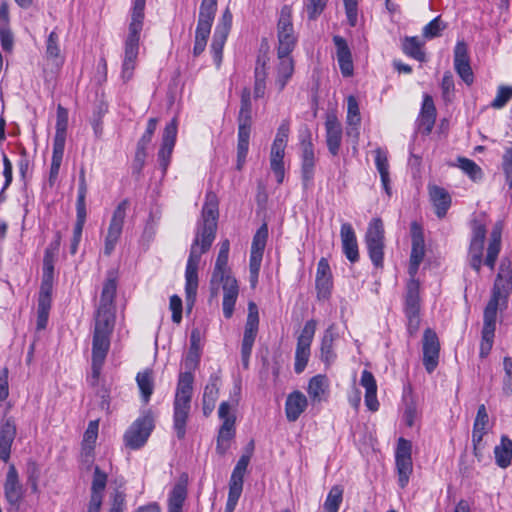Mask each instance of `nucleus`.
<instances>
[{
    "label": "nucleus",
    "mask_w": 512,
    "mask_h": 512,
    "mask_svg": "<svg viewBox=\"0 0 512 512\" xmlns=\"http://www.w3.org/2000/svg\"><path fill=\"white\" fill-rule=\"evenodd\" d=\"M343 492L340 485H335L330 489L323 505L326 512H338L343 500Z\"/></svg>",
    "instance_id": "53"
},
{
    "label": "nucleus",
    "mask_w": 512,
    "mask_h": 512,
    "mask_svg": "<svg viewBox=\"0 0 512 512\" xmlns=\"http://www.w3.org/2000/svg\"><path fill=\"white\" fill-rule=\"evenodd\" d=\"M454 69L462 81L471 86L474 83V73L470 65L468 46L463 40L457 41L454 47Z\"/></svg>",
    "instance_id": "17"
},
{
    "label": "nucleus",
    "mask_w": 512,
    "mask_h": 512,
    "mask_svg": "<svg viewBox=\"0 0 512 512\" xmlns=\"http://www.w3.org/2000/svg\"><path fill=\"white\" fill-rule=\"evenodd\" d=\"M327 388V377L325 375L318 374L310 379L308 384V394L313 401H319Z\"/></svg>",
    "instance_id": "50"
},
{
    "label": "nucleus",
    "mask_w": 512,
    "mask_h": 512,
    "mask_svg": "<svg viewBox=\"0 0 512 512\" xmlns=\"http://www.w3.org/2000/svg\"><path fill=\"white\" fill-rule=\"evenodd\" d=\"M512 99V86L500 85L491 107L494 109L503 108Z\"/></svg>",
    "instance_id": "62"
},
{
    "label": "nucleus",
    "mask_w": 512,
    "mask_h": 512,
    "mask_svg": "<svg viewBox=\"0 0 512 512\" xmlns=\"http://www.w3.org/2000/svg\"><path fill=\"white\" fill-rule=\"evenodd\" d=\"M154 426L152 412L150 410L145 411L124 434L126 446L134 450L141 448L147 442Z\"/></svg>",
    "instance_id": "6"
},
{
    "label": "nucleus",
    "mask_w": 512,
    "mask_h": 512,
    "mask_svg": "<svg viewBox=\"0 0 512 512\" xmlns=\"http://www.w3.org/2000/svg\"><path fill=\"white\" fill-rule=\"evenodd\" d=\"M128 201H121L115 208L104 240V254L110 256L121 237L128 209Z\"/></svg>",
    "instance_id": "11"
},
{
    "label": "nucleus",
    "mask_w": 512,
    "mask_h": 512,
    "mask_svg": "<svg viewBox=\"0 0 512 512\" xmlns=\"http://www.w3.org/2000/svg\"><path fill=\"white\" fill-rule=\"evenodd\" d=\"M136 382L141 393V398L143 402L147 404L150 401V397L154 391L152 370L146 369L142 372H139L136 376Z\"/></svg>",
    "instance_id": "45"
},
{
    "label": "nucleus",
    "mask_w": 512,
    "mask_h": 512,
    "mask_svg": "<svg viewBox=\"0 0 512 512\" xmlns=\"http://www.w3.org/2000/svg\"><path fill=\"white\" fill-rule=\"evenodd\" d=\"M218 416L222 421V425L219 428L216 452L223 456L230 448V442L235 437V422L236 416L231 412V406L228 402L223 401L218 409Z\"/></svg>",
    "instance_id": "9"
},
{
    "label": "nucleus",
    "mask_w": 512,
    "mask_h": 512,
    "mask_svg": "<svg viewBox=\"0 0 512 512\" xmlns=\"http://www.w3.org/2000/svg\"><path fill=\"white\" fill-rule=\"evenodd\" d=\"M411 238L410 259L422 262L425 256V241L422 229L416 222L411 224Z\"/></svg>",
    "instance_id": "40"
},
{
    "label": "nucleus",
    "mask_w": 512,
    "mask_h": 512,
    "mask_svg": "<svg viewBox=\"0 0 512 512\" xmlns=\"http://www.w3.org/2000/svg\"><path fill=\"white\" fill-rule=\"evenodd\" d=\"M458 167L467 174L473 181H478L483 177V171L479 165H477L473 160L468 158L459 157L458 158Z\"/></svg>",
    "instance_id": "56"
},
{
    "label": "nucleus",
    "mask_w": 512,
    "mask_h": 512,
    "mask_svg": "<svg viewBox=\"0 0 512 512\" xmlns=\"http://www.w3.org/2000/svg\"><path fill=\"white\" fill-rule=\"evenodd\" d=\"M278 34V57L288 56L293 51L297 37L294 33L291 8L287 5L282 7L277 24Z\"/></svg>",
    "instance_id": "8"
},
{
    "label": "nucleus",
    "mask_w": 512,
    "mask_h": 512,
    "mask_svg": "<svg viewBox=\"0 0 512 512\" xmlns=\"http://www.w3.org/2000/svg\"><path fill=\"white\" fill-rule=\"evenodd\" d=\"M447 25L441 20V16L435 17L423 27L422 35L426 39L439 37Z\"/></svg>",
    "instance_id": "59"
},
{
    "label": "nucleus",
    "mask_w": 512,
    "mask_h": 512,
    "mask_svg": "<svg viewBox=\"0 0 512 512\" xmlns=\"http://www.w3.org/2000/svg\"><path fill=\"white\" fill-rule=\"evenodd\" d=\"M496 464L503 469L508 468L512 463V440L503 435L500 444L494 448Z\"/></svg>",
    "instance_id": "38"
},
{
    "label": "nucleus",
    "mask_w": 512,
    "mask_h": 512,
    "mask_svg": "<svg viewBox=\"0 0 512 512\" xmlns=\"http://www.w3.org/2000/svg\"><path fill=\"white\" fill-rule=\"evenodd\" d=\"M436 121V107L433 98L425 94L419 116V127L424 134H430Z\"/></svg>",
    "instance_id": "34"
},
{
    "label": "nucleus",
    "mask_w": 512,
    "mask_h": 512,
    "mask_svg": "<svg viewBox=\"0 0 512 512\" xmlns=\"http://www.w3.org/2000/svg\"><path fill=\"white\" fill-rule=\"evenodd\" d=\"M68 126V111L61 105L57 108L56 132L53 145L65 146L66 130Z\"/></svg>",
    "instance_id": "46"
},
{
    "label": "nucleus",
    "mask_w": 512,
    "mask_h": 512,
    "mask_svg": "<svg viewBox=\"0 0 512 512\" xmlns=\"http://www.w3.org/2000/svg\"><path fill=\"white\" fill-rule=\"evenodd\" d=\"M328 0H306L304 12L309 20H316L324 11Z\"/></svg>",
    "instance_id": "61"
},
{
    "label": "nucleus",
    "mask_w": 512,
    "mask_h": 512,
    "mask_svg": "<svg viewBox=\"0 0 512 512\" xmlns=\"http://www.w3.org/2000/svg\"><path fill=\"white\" fill-rule=\"evenodd\" d=\"M128 201H121L115 208L104 240V254L110 256L121 237L128 209Z\"/></svg>",
    "instance_id": "12"
},
{
    "label": "nucleus",
    "mask_w": 512,
    "mask_h": 512,
    "mask_svg": "<svg viewBox=\"0 0 512 512\" xmlns=\"http://www.w3.org/2000/svg\"><path fill=\"white\" fill-rule=\"evenodd\" d=\"M65 146L53 145L51 166L48 177V184L53 187L58 179L61 163L63 160Z\"/></svg>",
    "instance_id": "49"
},
{
    "label": "nucleus",
    "mask_w": 512,
    "mask_h": 512,
    "mask_svg": "<svg viewBox=\"0 0 512 512\" xmlns=\"http://www.w3.org/2000/svg\"><path fill=\"white\" fill-rule=\"evenodd\" d=\"M46 56L48 59L53 60L57 67H60L64 62L61 56L59 35L55 30L50 32L46 40Z\"/></svg>",
    "instance_id": "47"
},
{
    "label": "nucleus",
    "mask_w": 512,
    "mask_h": 512,
    "mask_svg": "<svg viewBox=\"0 0 512 512\" xmlns=\"http://www.w3.org/2000/svg\"><path fill=\"white\" fill-rule=\"evenodd\" d=\"M502 159V166L506 176V181L509 188L512 189V145L506 148Z\"/></svg>",
    "instance_id": "64"
},
{
    "label": "nucleus",
    "mask_w": 512,
    "mask_h": 512,
    "mask_svg": "<svg viewBox=\"0 0 512 512\" xmlns=\"http://www.w3.org/2000/svg\"><path fill=\"white\" fill-rule=\"evenodd\" d=\"M4 495L7 502L11 506L17 509L19 508V505L24 496V489L19 482L18 472L13 465L9 467L6 475V480L4 483Z\"/></svg>",
    "instance_id": "22"
},
{
    "label": "nucleus",
    "mask_w": 512,
    "mask_h": 512,
    "mask_svg": "<svg viewBox=\"0 0 512 512\" xmlns=\"http://www.w3.org/2000/svg\"><path fill=\"white\" fill-rule=\"evenodd\" d=\"M53 279H54V266L53 259L48 250L44 254L43 258V275L40 286V292L38 297V303H44L51 305L52 303V290H53Z\"/></svg>",
    "instance_id": "20"
},
{
    "label": "nucleus",
    "mask_w": 512,
    "mask_h": 512,
    "mask_svg": "<svg viewBox=\"0 0 512 512\" xmlns=\"http://www.w3.org/2000/svg\"><path fill=\"white\" fill-rule=\"evenodd\" d=\"M220 377L212 374L209 377L208 383L204 387L202 398V409L204 416H209L215 408V403L219 396Z\"/></svg>",
    "instance_id": "32"
},
{
    "label": "nucleus",
    "mask_w": 512,
    "mask_h": 512,
    "mask_svg": "<svg viewBox=\"0 0 512 512\" xmlns=\"http://www.w3.org/2000/svg\"><path fill=\"white\" fill-rule=\"evenodd\" d=\"M217 220L218 203L214 196L208 195L202 208L201 220L197 224L185 270L186 298L191 304L194 303L197 294L198 267L201 256L210 249L215 239Z\"/></svg>",
    "instance_id": "1"
},
{
    "label": "nucleus",
    "mask_w": 512,
    "mask_h": 512,
    "mask_svg": "<svg viewBox=\"0 0 512 512\" xmlns=\"http://www.w3.org/2000/svg\"><path fill=\"white\" fill-rule=\"evenodd\" d=\"M423 365L428 373H432L439 362L440 343L437 334L427 328L423 334Z\"/></svg>",
    "instance_id": "18"
},
{
    "label": "nucleus",
    "mask_w": 512,
    "mask_h": 512,
    "mask_svg": "<svg viewBox=\"0 0 512 512\" xmlns=\"http://www.w3.org/2000/svg\"><path fill=\"white\" fill-rule=\"evenodd\" d=\"M326 143L329 152L336 156L342 141V126L336 116H328L325 122Z\"/></svg>",
    "instance_id": "30"
},
{
    "label": "nucleus",
    "mask_w": 512,
    "mask_h": 512,
    "mask_svg": "<svg viewBox=\"0 0 512 512\" xmlns=\"http://www.w3.org/2000/svg\"><path fill=\"white\" fill-rule=\"evenodd\" d=\"M259 314L258 307L254 302L248 304V315L245 323L241 348L252 350L258 333Z\"/></svg>",
    "instance_id": "27"
},
{
    "label": "nucleus",
    "mask_w": 512,
    "mask_h": 512,
    "mask_svg": "<svg viewBox=\"0 0 512 512\" xmlns=\"http://www.w3.org/2000/svg\"><path fill=\"white\" fill-rule=\"evenodd\" d=\"M177 136V121L172 119L164 128L162 135V145L158 152V158L161 167L166 170L170 157L175 146Z\"/></svg>",
    "instance_id": "23"
},
{
    "label": "nucleus",
    "mask_w": 512,
    "mask_h": 512,
    "mask_svg": "<svg viewBox=\"0 0 512 512\" xmlns=\"http://www.w3.org/2000/svg\"><path fill=\"white\" fill-rule=\"evenodd\" d=\"M424 43L418 37H405L402 41V51L408 57H411L419 62L426 61V54L423 50Z\"/></svg>",
    "instance_id": "42"
},
{
    "label": "nucleus",
    "mask_w": 512,
    "mask_h": 512,
    "mask_svg": "<svg viewBox=\"0 0 512 512\" xmlns=\"http://www.w3.org/2000/svg\"><path fill=\"white\" fill-rule=\"evenodd\" d=\"M360 385L365 389V405L370 411H377L379 409V402L377 400V383L375 377L370 371H362Z\"/></svg>",
    "instance_id": "33"
},
{
    "label": "nucleus",
    "mask_w": 512,
    "mask_h": 512,
    "mask_svg": "<svg viewBox=\"0 0 512 512\" xmlns=\"http://www.w3.org/2000/svg\"><path fill=\"white\" fill-rule=\"evenodd\" d=\"M498 309H505L502 302L489 299L483 313V327L481 332L495 333Z\"/></svg>",
    "instance_id": "41"
},
{
    "label": "nucleus",
    "mask_w": 512,
    "mask_h": 512,
    "mask_svg": "<svg viewBox=\"0 0 512 512\" xmlns=\"http://www.w3.org/2000/svg\"><path fill=\"white\" fill-rule=\"evenodd\" d=\"M347 129L346 133L348 136H352L356 139L359 137V126L361 123V115L359 110V104L353 95L347 98Z\"/></svg>",
    "instance_id": "35"
},
{
    "label": "nucleus",
    "mask_w": 512,
    "mask_h": 512,
    "mask_svg": "<svg viewBox=\"0 0 512 512\" xmlns=\"http://www.w3.org/2000/svg\"><path fill=\"white\" fill-rule=\"evenodd\" d=\"M384 238L383 222L379 218H374L368 225L365 235V244L369 257L376 268L383 267Z\"/></svg>",
    "instance_id": "7"
},
{
    "label": "nucleus",
    "mask_w": 512,
    "mask_h": 512,
    "mask_svg": "<svg viewBox=\"0 0 512 512\" xmlns=\"http://www.w3.org/2000/svg\"><path fill=\"white\" fill-rule=\"evenodd\" d=\"M333 43L336 48V57L343 77H351L354 73L352 53L347 41L339 35L333 37Z\"/></svg>",
    "instance_id": "26"
},
{
    "label": "nucleus",
    "mask_w": 512,
    "mask_h": 512,
    "mask_svg": "<svg viewBox=\"0 0 512 512\" xmlns=\"http://www.w3.org/2000/svg\"><path fill=\"white\" fill-rule=\"evenodd\" d=\"M229 34L214 31L212 43H211V53L213 57V61L217 67H220L223 57V48L226 43L227 37Z\"/></svg>",
    "instance_id": "51"
},
{
    "label": "nucleus",
    "mask_w": 512,
    "mask_h": 512,
    "mask_svg": "<svg viewBox=\"0 0 512 512\" xmlns=\"http://www.w3.org/2000/svg\"><path fill=\"white\" fill-rule=\"evenodd\" d=\"M221 280L220 288L223 289V314L226 319L232 317L234 313L235 304L239 295L238 282L233 275L223 277Z\"/></svg>",
    "instance_id": "24"
},
{
    "label": "nucleus",
    "mask_w": 512,
    "mask_h": 512,
    "mask_svg": "<svg viewBox=\"0 0 512 512\" xmlns=\"http://www.w3.org/2000/svg\"><path fill=\"white\" fill-rule=\"evenodd\" d=\"M404 312L407 318V332L411 337L416 336L420 328V295L419 285L412 281L405 294Z\"/></svg>",
    "instance_id": "13"
},
{
    "label": "nucleus",
    "mask_w": 512,
    "mask_h": 512,
    "mask_svg": "<svg viewBox=\"0 0 512 512\" xmlns=\"http://www.w3.org/2000/svg\"><path fill=\"white\" fill-rule=\"evenodd\" d=\"M199 343L200 333L198 330H193L190 336V348L184 361L185 367L189 371L180 373L173 402V429L179 440L184 439L186 435V425L191 409L194 382V376L191 370L199 363Z\"/></svg>",
    "instance_id": "2"
},
{
    "label": "nucleus",
    "mask_w": 512,
    "mask_h": 512,
    "mask_svg": "<svg viewBox=\"0 0 512 512\" xmlns=\"http://www.w3.org/2000/svg\"><path fill=\"white\" fill-rule=\"evenodd\" d=\"M229 251L230 242L228 239H225L220 243V249L210 279V290L213 296L218 294L221 280L224 279L223 277L232 275L231 268L228 266Z\"/></svg>",
    "instance_id": "16"
},
{
    "label": "nucleus",
    "mask_w": 512,
    "mask_h": 512,
    "mask_svg": "<svg viewBox=\"0 0 512 512\" xmlns=\"http://www.w3.org/2000/svg\"><path fill=\"white\" fill-rule=\"evenodd\" d=\"M338 339L339 334L336 330V325H329V327L324 331L320 345V359L324 362L326 367H330L337 359L335 341Z\"/></svg>",
    "instance_id": "25"
},
{
    "label": "nucleus",
    "mask_w": 512,
    "mask_h": 512,
    "mask_svg": "<svg viewBox=\"0 0 512 512\" xmlns=\"http://www.w3.org/2000/svg\"><path fill=\"white\" fill-rule=\"evenodd\" d=\"M411 450V442L404 438H399L395 452V462L398 475V485L402 489L408 485L410 476L413 472Z\"/></svg>",
    "instance_id": "14"
},
{
    "label": "nucleus",
    "mask_w": 512,
    "mask_h": 512,
    "mask_svg": "<svg viewBox=\"0 0 512 512\" xmlns=\"http://www.w3.org/2000/svg\"><path fill=\"white\" fill-rule=\"evenodd\" d=\"M308 401L306 396L300 391H293L287 396L285 402V414L289 422H295L306 410Z\"/></svg>",
    "instance_id": "31"
},
{
    "label": "nucleus",
    "mask_w": 512,
    "mask_h": 512,
    "mask_svg": "<svg viewBox=\"0 0 512 512\" xmlns=\"http://www.w3.org/2000/svg\"><path fill=\"white\" fill-rule=\"evenodd\" d=\"M268 239V226L263 223L253 236L251 253L263 255Z\"/></svg>",
    "instance_id": "55"
},
{
    "label": "nucleus",
    "mask_w": 512,
    "mask_h": 512,
    "mask_svg": "<svg viewBox=\"0 0 512 512\" xmlns=\"http://www.w3.org/2000/svg\"><path fill=\"white\" fill-rule=\"evenodd\" d=\"M440 87L443 100L446 103L452 102L455 96V83L453 75L450 71H446L443 74Z\"/></svg>",
    "instance_id": "58"
},
{
    "label": "nucleus",
    "mask_w": 512,
    "mask_h": 512,
    "mask_svg": "<svg viewBox=\"0 0 512 512\" xmlns=\"http://www.w3.org/2000/svg\"><path fill=\"white\" fill-rule=\"evenodd\" d=\"M16 425L12 417L3 420L0 426V459L8 462L16 436Z\"/></svg>",
    "instance_id": "28"
},
{
    "label": "nucleus",
    "mask_w": 512,
    "mask_h": 512,
    "mask_svg": "<svg viewBox=\"0 0 512 512\" xmlns=\"http://www.w3.org/2000/svg\"><path fill=\"white\" fill-rule=\"evenodd\" d=\"M501 249V227L495 226L490 234L489 245L487 249V256L485 259V265L494 268L495 262Z\"/></svg>",
    "instance_id": "44"
},
{
    "label": "nucleus",
    "mask_w": 512,
    "mask_h": 512,
    "mask_svg": "<svg viewBox=\"0 0 512 512\" xmlns=\"http://www.w3.org/2000/svg\"><path fill=\"white\" fill-rule=\"evenodd\" d=\"M110 348V335L93 332L92 341V377L99 378L102 366Z\"/></svg>",
    "instance_id": "19"
},
{
    "label": "nucleus",
    "mask_w": 512,
    "mask_h": 512,
    "mask_svg": "<svg viewBox=\"0 0 512 512\" xmlns=\"http://www.w3.org/2000/svg\"><path fill=\"white\" fill-rule=\"evenodd\" d=\"M375 165L376 169L380 174V179L385 180L386 176L389 175V162L387 152L381 148H377L375 151Z\"/></svg>",
    "instance_id": "63"
},
{
    "label": "nucleus",
    "mask_w": 512,
    "mask_h": 512,
    "mask_svg": "<svg viewBox=\"0 0 512 512\" xmlns=\"http://www.w3.org/2000/svg\"><path fill=\"white\" fill-rule=\"evenodd\" d=\"M146 0H133L131 21L128 34L124 41V58L122 63V78L128 81L133 76L139 53L140 33L143 29L144 9Z\"/></svg>",
    "instance_id": "3"
},
{
    "label": "nucleus",
    "mask_w": 512,
    "mask_h": 512,
    "mask_svg": "<svg viewBox=\"0 0 512 512\" xmlns=\"http://www.w3.org/2000/svg\"><path fill=\"white\" fill-rule=\"evenodd\" d=\"M238 128L251 129L252 102L249 89H244L241 94L240 110L238 114Z\"/></svg>",
    "instance_id": "39"
},
{
    "label": "nucleus",
    "mask_w": 512,
    "mask_h": 512,
    "mask_svg": "<svg viewBox=\"0 0 512 512\" xmlns=\"http://www.w3.org/2000/svg\"><path fill=\"white\" fill-rule=\"evenodd\" d=\"M316 331V321L309 320L305 323L300 335L297 338L295 351L294 370L297 374L302 373L310 358L311 344Z\"/></svg>",
    "instance_id": "10"
},
{
    "label": "nucleus",
    "mask_w": 512,
    "mask_h": 512,
    "mask_svg": "<svg viewBox=\"0 0 512 512\" xmlns=\"http://www.w3.org/2000/svg\"><path fill=\"white\" fill-rule=\"evenodd\" d=\"M217 11V0H202L199 8V16L195 31L193 55L195 57L203 53L206 48L211 27Z\"/></svg>",
    "instance_id": "5"
},
{
    "label": "nucleus",
    "mask_w": 512,
    "mask_h": 512,
    "mask_svg": "<svg viewBox=\"0 0 512 512\" xmlns=\"http://www.w3.org/2000/svg\"><path fill=\"white\" fill-rule=\"evenodd\" d=\"M279 63L276 68L275 85L279 91H282L291 79L294 72V62L290 55L278 57Z\"/></svg>",
    "instance_id": "37"
},
{
    "label": "nucleus",
    "mask_w": 512,
    "mask_h": 512,
    "mask_svg": "<svg viewBox=\"0 0 512 512\" xmlns=\"http://www.w3.org/2000/svg\"><path fill=\"white\" fill-rule=\"evenodd\" d=\"M430 200L435 207L436 215L443 218L451 205L449 193L442 187L433 185L429 187Z\"/></svg>",
    "instance_id": "36"
},
{
    "label": "nucleus",
    "mask_w": 512,
    "mask_h": 512,
    "mask_svg": "<svg viewBox=\"0 0 512 512\" xmlns=\"http://www.w3.org/2000/svg\"><path fill=\"white\" fill-rule=\"evenodd\" d=\"M316 158L311 140L301 141V175L304 187H308L314 178Z\"/></svg>",
    "instance_id": "21"
},
{
    "label": "nucleus",
    "mask_w": 512,
    "mask_h": 512,
    "mask_svg": "<svg viewBox=\"0 0 512 512\" xmlns=\"http://www.w3.org/2000/svg\"><path fill=\"white\" fill-rule=\"evenodd\" d=\"M117 284L114 278H108L104 284L100 297L99 306L95 315V333L111 335L114 322V298L116 295Z\"/></svg>",
    "instance_id": "4"
},
{
    "label": "nucleus",
    "mask_w": 512,
    "mask_h": 512,
    "mask_svg": "<svg viewBox=\"0 0 512 512\" xmlns=\"http://www.w3.org/2000/svg\"><path fill=\"white\" fill-rule=\"evenodd\" d=\"M107 484V474L96 466L94 468L93 480L91 485V496H102Z\"/></svg>",
    "instance_id": "60"
},
{
    "label": "nucleus",
    "mask_w": 512,
    "mask_h": 512,
    "mask_svg": "<svg viewBox=\"0 0 512 512\" xmlns=\"http://www.w3.org/2000/svg\"><path fill=\"white\" fill-rule=\"evenodd\" d=\"M98 420L90 421L88 427L83 435L82 450L86 454H90L95 446L98 437Z\"/></svg>",
    "instance_id": "54"
},
{
    "label": "nucleus",
    "mask_w": 512,
    "mask_h": 512,
    "mask_svg": "<svg viewBox=\"0 0 512 512\" xmlns=\"http://www.w3.org/2000/svg\"><path fill=\"white\" fill-rule=\"evenodd\" d=\"M286 147L271 146L270 153V167L275 174L278 184H281L284 180L285 168H284V155Z\"/></svg>",
    "instance_id": "43"
},
{
    "label": "nucleus",
    "mask_w": 512,
    "mask_h": 512,
    "mask_svg": "<svg viewBox=\"0 0 512 512\" xmlns=\"http://www.w3.org/2000/svg\"><path fill=\"white\" fill-rule=\"evenodd\" d=\"M251 129L238 128L237 169L241 170L248 154Z\"/></svg>",
    "instance_id": "48"
},
{
    "label": "nucleus",
    "mask_w": 512,
    "mask_h": 512,
    "mask_svg": "<svg viewBox=\"0 0 512 512\" xmlns=\"http://www.w3.org/2000/svg\"><path fill=\"white\" fill-rule=\"evenodd\" d=\"M512 291V268L508 260H502L499 266L492 294L490 299L502 302V306L507 308L508 298Z\"/></svg>",
    "instance_id": "15"
},
{
    "label": "nucleus",
    "mask_w": 512,
    "mask_h": 512,
    "mask_svg": "<svg viewBox=\"0 0 512 512\" xmlns=\"http://www.w3.org/2000/svg\"><path fill=\"white\" fill-rule=\"evenodd\" d=\"M486 237V228L483 224L475 222L472 227V237L470 242V251H483L484 240Z\"/></svg>",
    "instance_id": "57"
},
{
    "label": "nucleus",
    "mask_w": 512,
    "mask_h": 512,
    "mask_svg": "<svg viewBox=\"0 0 512 512\" xmlns=\"http://www.w3.org/2000/svg\"><path fill=\"white\" fill-rule=\"evenodd\" d=\"M187 490L184 485L176 484L170 492L168 499V511H182Z\"/></svg>",
    "instance_id": "52"
},
{
    "label": "nucleus",
    "mask_w": 512,
    "mask_h": 512,
    "mask_svg": "<svg viewBox=\"0 0 512 512\" xmlns=\"http://www.w3.org/2000/svg\"><path fill=\"white\" fill-rule=\"evenodd\" d=\"M340 236L342 241V250L346 258L355 263L359 260V251L355 231L352 225L345 222L341 225Z\"/></svg>",
    "instance_id": "29"
}]
</instances>
